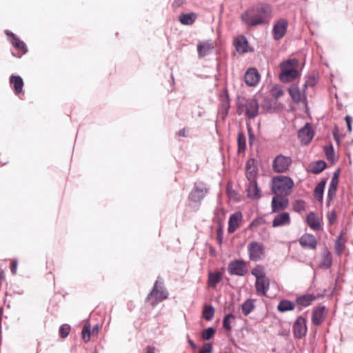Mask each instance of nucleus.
I'll return each instance as SVG.
<instances>
[{"label":"nucleus","mask_w":353,"mask_h":353,"mask_svg":"<svg viewBox=\"0 0 353 353\" xmlns=\"http://www.w3.org/2000/svg\"><path fill=\"white\" fill-rule=\"evenodd\" d=\"M208 192V188L205 183H195L188 195V200L196 203H200Z\"/></svg>","instance_id":"423d86ee"},{"label":"nucleus","mask_w":353,"mask_h":353,"mask_svg":"<svg viewBox=\"0 0 353 353\" xmlns=\"http://www.w3.org/2000/svg\"><path fill=\"white\" fill-rule=\"evenodd\" d=\"M260 77L258 70L255 68H250L244 74V81L248 85L255 86L259 83Z\"/></svg>","instance_id":"dca6fc26"},{"label":"nucleus","mask_w":353,"mask_h":353,"mask_svg":"<svg viewBox=\"0 0 353 353\" xmlns=\"http://www.w3.org/2000/svg\"><path fill=\"white\" fill-rule=\"evenodd\" d=\"M332 265V254L327 250V248H325L324 250V252L322 255V261L320 263L319 267L327 270L331 268Z\"/></svg>","instance_id":"c85d7f7f"},{"label":"nucleus","mask_w":353,"mask_h":353,"mask_svg":"<svg viewBox=\"0 0 353 353\" xmlns=\"http://www.w3.org/2000/svg\"><path fill=\"white\" fill-rule=\"evenodd\" d=\"M327 218L328 220V223L330 225H333L337 219L336 212L335 210H333L330 212H328L327 214Z\"/></svg>","instance_id":"8fccbe9b"},{"label":"nucleus","mask_w":353,"mask_h":353,"mask_svg":"<svg viewBox=\"0 0 353 353\" xmlns=\"http://www.w3.org/2000/svg\"><path fill=\"white\" fill-rule=\"evenodd\" d=\"M317 82L318 78L315 75H308L305 77L303 88L305 90L307 87H314L316 85Z\"/></svg>","instance_id":"79ce46f5"},{"label":"nucleus","mask_w":353,"mask_h":353,"mask_svg":"<svg viewBox=\"0 0 353 353\" xmlns=\"http://www.w3.org/2000/svg\"><path fill=\"white\" fill-rule=\"evenodd\" d=\"M337 190V185L329 184V188L327 194V203L330 205L333 201Z\"/></svg>","instance_id":"37998d69"},{"label":"nucleus","mask_w":353,"mask_h":353,"mask_svg":"<svg viewBox=\"0 0 353 353\" xmlns=\"http://www.w3.org/2000/svg\"><path fill=\"white\" fill-rule=\"evenodd\" d=\"M254 159H250L246 163L245 177L247 181L257 180L258 168L254 164Z\"/></svg>","instance_id":"412c9836"},{"label":"nucleus","mask_w":353,"mask_h":353,"mask_svg":"<svg viewBox=\"0 0 353 353\" xmlns=\"http://www.w3.org/2000/svg\"><path fill=\"white\" fill-rule=\"evenodd\" d=\"M339 174H340V169L338 168L337 170H336L333 174V176H332V178H336V179H339Z\"/></svg>","instance_id":"338daca9"},{"label":"nucleus","mask_w":353,"mask_h":353,"mask_svg":"<svg viewBox=\"0 0 353 353\" xmlns=\"http://www.w3.org/2000/svg\"><path fill=\"white\" fill-rule=\"evenodd\" d=\"M327 164L324 161L319 160L312 164L311 167V171L313 174H317L324 170Z\"/></svg>","instance_id":"e433bc0d"},{"label":"nucleus","mask_w":353,"mask_h":353,"mask_svg":"<svg viewBox=\"0 0 353 353\" xmlns=\"http://www.w3.org/2000/svg\"><path fill=\"white\" fill-rule=\"evenodd\" d=\"M316 299V296L313 294H305L296 296V303L300 306L299 310L303 307H306L312 305V303Z\"/></svg>","instance_id":"4be33fe9"},{"label":"nucleus","mask_w":353,"mask_h":353,"mask_svg":"<svg viewBox=\"0 0 353 353\" xmlns=\"http://www.w3.org/2000/svg\"><path fill=\"white\" fill-rule=\"evenodd\" d=\"M271 92H272V96L276 99L279 98L280 97H281L283 94V90L280 87H278V86L273 87Z\"/></svg>","instance_id":"3c124183"},{"label":"nucleus","mask_w":353,"mask_h":353,"mask_svg":"<svg viewBox=\"0 0 353 353\" xmlns=\"http://www.w3.org/2000/svg\"><path fill=\"white\" fill-rule=\"evenodd\" d=\"M294 308L295 304L292 301L287 299H282L277 306V310L280 312L292 311Z\"/></svg>","instance_id":"2f4dec72"},{"label":"nucleus","mask_w":353,"mask_h":353,"mask_svg":"<svg viewBox=\"0 0 353 353\" xmlns=\"http://www.w3.org/2000/svg\"><path fill=\"white\" fill-rule=\"evenodd\" d=\"M245 109V114L249 119H254L259 114V103L256 99L250 98L246 99L244 105H238L237 113L240 115Z\"/></svg>","instance_id":"39448f33"},{"label":"nucleus","mask_w":353,"mask_h":353,"mask_svg":"<svg viewBox=\"0 0 353 353\" xmlns=\"http://www.w3.org/2000/svg\"><path fill=\"white\" fill-rule=\"evenodd\" d=\"M298 61L296 59H288L282 61L279 64L281 72L285 71V70L294 69V66L297 64Z\"/></svg>","instance_id":"ea45409f"},{"label":"nucleus","mask_w":353,"mask_h":353,"mask_svg":"<svg viewBox=\"0 0 353 353\" xmlns=\"http://www.w3.org/2000/svg\"><path fill=\"white\" fill-rule=\"evenodd\" d=\"M327 179H323L315 187L314 190V197L318 201H322L323 199V192Z\"/></svg>","instance_id":"cd10ccee"},{"label":"nucleus","mask_w":353,"mask_h":353,"mask_svg":"<svg viewBox=\"0 0 353 353\" xmlns=\"http://www.w3.org/2000/svg\"><path fill=\"white\" fill-rule=\"evenodd\" d=\"M214 48V44L211 40L200 41L197 44V52L199 58L209 55Z\"/></svg>","instance_id":"aec40b11"},{"label":"nucleus","mask_w":353,"mask_h":353,"mask_svg":"<svg viewBox=\"0 0 353 353\" xmlns=\"http://www.w3.org/2000/svg\"><path fill=\"white\" fill-rule=\"evenodd\" d=\"M249 259L257 262L265 257V248L263 243L251 241L247 246Z\"/></svg>","instance_id":"20e7f679"},{"label":"nucleus","mask_w":353,"mask_h":353,"mask_svg":"<svg viewBox=\"0 0 353 353\" xmlns=\"http://www.w3.org/2000/svg\"><path fill=\"white\" fill-rule=\"evenodd\" d=\"M188 344L191 346V347L192 349H196V343L194 342V341H192L190 337L189 336H188Z\"/></svg>","instance_id":"680f3d73"},{"label":"nucleus","mask_w":353,"mask_h":353,"mask_svg":"<svg viewBox=\"0 0 353 353\" xmlns=\"http://www.w3.org/2000/svg\"><path fill=\"white\" fill-rule=\"evenodd\" d=\"M156 348L154 346L148 345L145 348V353H155Z\"/></svg>","instance_id":"052dcab7"},{"label":"nucleus","mask_w":353,"mask_h":353,"mask_svg":"<svg viewBox=\"0 0 353 353\" xmlns=\"http://www.w3.org/2000/svg\"><path fill=\"white\" fill-rule=\"evenodd\" d=\"M306 319L302 316H299L292 326V332L294 338L301 339L307 334V327L306 325Z\"/></svg>","instance_id":"1a4fd4ad"},{"label":"nucleus","mask_w":353,"mask_h":353,"mask_svg":"<svg viewBox=\"0 0 353 353\" xmlns=\"http://www.w3.org/2000/svg\"><path fill=\"white\" fill-rule=\"evenodd\" d=\"M254 308L253 300L248 299L241 305L242 313L244 316L250 314Z\"/></svg>","instance_id":"58836bf2"},{"label":"nucleus","mask_w":353,"mask_h":353,"mask_svg":"<svg viewBox=\"0 0 353 353\" xmlns=\"http://www.w3.org/2000/svg\"><path fill=\"white\" fill-rule=\"evenodd\" d=\"M214 312V307L212 305H205L202 311V316L206 321H210L213 319Z\"/></svg>","instance_id":"72a5a7b5"},{"label":"nucleus","mask_w":353,"mask_h":353,"mask_svg":"<svg viewBox=\"0 0 353 353\" xmlns=\"http://www.w3.org/2000/svg\"><path fill=\"white\" fill-rule=\"evenodd\" d=\"M12 45L17 50H19L23 54H25L28 50L26 43L21 41L17 37L10 39Z\"/></svg>","instance_id":"c9c22d12"},{"label":"nucleus","mask_w":353,"mask_h":353,"mask_svg":"<svg viewBox=\"0 0 353 353\" xmlns=\"http://www.w3.org/2000/svg\"><path fill=\"white\" fill-rule=\"evenodd\" d=\"M18 261L17 259H13L10 266V272L12 274L17 273Z\"/></svg>","instance_id":"864d4df0"},{"label":"nucleus","mask_w":353,"mask_h":353,"mask_svg":"<svg viewBox=\"0 0 353 353\" xmlns=\"http://www.w3.org/2000/svg\"><path fill=\"white\" fill-rule=\"evenodd\" d=\"M288 22L285 19H280L273 26L272 34L274 40L278 41L282 39L287 32Z\"/></svg>","instance_id":"f8f14e48"},{"label":"nucleus","mask_w":353,"mask_h":353,"mask_svg":"<svg viewBox=\"0 0 353 353\" xmlns=\"http://www.w3.org/2000/svg\"><path fill=\"white\" fill-rule=\"evenodd\" d=\"M339 174H340V169L338 168L337 170H336L333 174V176H332V178H336V179H339Z\"/></svg>","instance_id":"774afa93"},{"label":"nucleus","mask_w":353,"mask_h":353,"mask_svg":"<svg viewBox=\"0 0 353 353\" xmlns=\"http://www.w3.org/2000/svg\"><path fill=\"white\" fill-rule=\"evenodd\" d=\"M234 45L236 50L239 53H245L248 52V42L246 37L243 35L236 37L234 40Z\"/></svg>","instance_id":"bb28decb"},{"label":"nucleus","mask_w":353,"mask_h":353,"mask_svg":"<svg viewBox=\"0 0 353 353\" xmlns=\"http://www.w3.org/2000/svg\"><path fill=\"white\" fill-rule=\"evenodd\" d=\"M235 316L232 313L226 314L223 319V327L227 331H230L232 329L231 321H234Z\"/></svg>","instance_id":"a19ab883"},{"label":"nucleus","mask_w":353,"mask_h":353,"mask_svg":"<svg viewBox=\"0 0 353 353\" xmlns=\"http://www.w3.org/2000/svg\"><path fill=\"white\" fill-rule=\"evenodd\" d=\"M223 279V274L220 271L209 272L208 274L207 285L209 288L215 289Z\"/></svg>","instance_id":"393cba45"},{"label":"nucleus","mask_w":353,"mask_h":353,"mask_svg":"<svg viewBox=\"0 0 353 353\" xmlns=\"http://www.w3.org/2000/svg\"><path fill=\"white\" fill-rule=\"evenodd\" d=\"M212 351V344L210 343H205L203 344L202 348L199 350V353H211Z\"/></svg>","instance_id":"603ef678"},{"label":"nucleus","mask_w":353,"mask_h":353,"mask_svg":"<svg viewBox=\"0 0 353 353\" xmlns=\"http://www.w3.org/2000/svg\"><path fill=\"white\" fill-rule=\"evenodd\" d=\"M327 313V309L321 304L314 307L312 311L311 321L316 326L321 325L324 321Z\"/></svg>","instance_id":"9b49d317"},{"label":"nucleus","mask_w":353,"mask_h":353,"mask_svg":"<svg viewBox=\"0 0 353 353\" xmlns=\"http://www.w3.org/2000/svg\"><path fill=\"white\" fill-rule=\"evenodd\" d=\"M300 245L306 250H316L317 248V240L316 237L309 233L303 234L299 239Z\"/></svg>","instance_id":"ddd939ff"},{"label":"nucleus","mask_w":353,"mask_h":353,"mask_svg":"<svg viewBox=\"0 0 353 353\" xmlns=\"http://www.w3.org/2000/svg\"><path fill=\"white\" fill-rule=\"evenodd\" d=\"M271 13L272 6L270 4L259 3L242 13L241 19L248 27H254L265 24Z\"/></svg>","instance_id":"f257e3e1"},{"label":"nucleus","mask_w":353,"mask_h":353,"mask_svg":"<svg viewBox=\"0 0 353 353\" xmlns=\"http://www.w3.org/2000/svg\"><path fill=\"white\" fill-rule=\"evenodd\" d=\"M345 122L347 123L348 131L351 132L352 131V117L350 115H347L345 117Z\"/></svg>","instance_id":"6e6d98bb"},{"label":"nucleus","mask_w":353,"mask_h":353,"mask_svg":"<svg viewBox=\"0 0 353 353\" xmlns=\"http://www.w3.org/2000/svg\"><path fill=\"white\" fill-rule=\"evenodd\" d=\"M179 135L183 137H187L186 130L185 128H183L179 131Z\"/></svg>","instance_id":"69168bd1"},{"label":"nucleus","mask_w":353,"mask_h":353,"mask_svg":"<svg viewBox=\"0 0 353 353\" xmlns=\"http://www.w3.org/2000/svg\"><path fill=\"white\" fill-rule=\"evenodd\" d=\"M341 240L342 234H340V236L337 238L334 245L335 252L338 255H341L344 251L345 245L341 242Z\"/></svg>","instance_id":"49530a36"},{"label":"nucleus","mask_w":353,"mask_h":353,"mask_svg":"<svg viewBox=\"0 0 353 353\" xmlns=\"http://www.w3.org/2000/svg\"><path fill=\"white\" fill-rule=\"evenodd\" d=\"M70 332V326L68 324H63L59 327V336L62 339L66 338Z\"/></svg>","instance_id":"de8ad7c7"},{"label":"nucleus","mask_w":353,"mask_h":353,"mask_svg":"<svg viewBox=\"0 0 353 353\" xmlns=\"http://www.w3.org/2000/svg\"><path fill=\"white\" fill-rule=\"evenodd\" d=\"M5 34L10 38V39H12L13 38H14L15 37H17L16 34H14L13 32H12L11 31L8 30H5Z\"/></svg>","instance_id":"e2e57ef3"},{"label":"nucleus","mask_w":353,"mask_h":353,"mask_svg":"<svg viewBox=\"0 0 353 353\" xmlns=\"http://www.w3.org/2000/svg\"><path fill=\"white\" fill-rule=\"evenodd\" d=\"M324 152L327 159L332 164H334L337 161L338 158L335 155L334 147L332 143L324 148Z\"/></svg>","instance_id":"473e14b6"},{"label":"nucleus","mask_w":353,"mask_h":353,"mask_svg":"<svg viewBox=\"0 0 353 353\" xmlns=\"http://www.w3.org/2000/svg\"><path fill=\"white\" fill-rule=\"evenodd\" d=\"M169 293L166 288L163 286V282L157 280L151 292L146 297V301L151 300L152 306L157 305L159 303L168 299Z\"/></svg>","instance_id":"7ed1b4c3"},{"label":"nucleus","mask_w":353,"mask_h":353,"mask_svg":"<svg viewBox=\"0 0 353 353\" xmlns=\"http://www.w3.org/2000/svg\"><path fill=\"white\" fill-rule=\"evenodd\" d=\"M298 136L301 142L305 144L310 143L314 137V132L310 124L306 123L303 128H301Z\"/></svg>","instance_id":"6ab92c4d"},{"label":"nucleus","mask_w":353,"mask_h":353,"mask_svg":"<svg viewBox=\"0 0 353 353\" xmlns=\"http://www.w3.org/2000/svg\"><path fill=\"white\" fill-rule=\"evenodd\" d=\"M306 223L314 231L321 229V220L314 212H310L306 216Z\"/></svg>","instance_id":"b1692460"},{"label":"nucleus","mask_w":353,"mask_h":353,"mask_svg":"<svg viewBox=\"0 0 353 353\" xmlns=\"http://www.w3.org/2000/svg\"><path fill=\"white\" fill-rule=\"evenodd\" d=\"M306 210V203L305 201L301 199L295 200L292 203V210L301 214L302 212H305Z\"/></svg>","instance_id":"4c0bfd02"},{"label":"nucleus","mask_w":353,"mask_h":353,"mask_svg":"<svg viewBox=\"0 0 353 353\" xmlns=\"http://www.w3.org/2000/svg\"><path fill=\"white\" fill-rule=\"evenodd\" d=\"M237 152L238 153L244 152L246 148V138L243 132H239L237 136Z\"/></svg>","instance_id":"f704fd0d"},{"label":"nucleus","mask_w":353,"mask_h":353,"mask_svg":"<svg viewBox=\"0 0 353 353\" xmlns=\"http://www.w3.org/2000/svg\"><path fill=\"white\" fill-rule=\"evenodd\" d=\"M228 270L230 274L239 276H244L248 272L246 263L241 259L231 261L228 264Z\"/></svg>","instance_id":"6e6552de"},{"label":"nucleus","mask_w":353,"mask_h":353,"mask_svg":"<svg viewBox=\"0 0 353 353\" xmlns=\"http://www.w3.org/2000/svg\"><path fill=\"white\" fill-rule=\"evenodd\" d=\"M332 134H333V137H334V141H335L338 144H339L341 139H340V136H339V134L338 130L336 129V128H335L333 130Z\"/></svg>","instance_id":"13d9d810"},{"label":"nucleus","mask_w":353,"mask_h":353,"mask_svg":"<svg viewBox=\"0 0 353 353\" xmlns=\"http://www.w3.org/2000/svg\"><path fill=\"white\" fill-rule=\"evenodd\" d=\"M186 0H174L172 2V6L174 8H179L181 6L183 3H185Z\"/></svg>","instance_id":"4d7b16f0"},{"label":"nucleus","mask_w":353,"mask_h":353,"mask_svg":"<svg viewBox=\"0 0 353 353\" xmlns=\"http://www.w3.org/2000/svg\"><path fill=\"white\" fill-rule=\"evenodd\" d=\"M299 75L296 69L285 70L279 74V79L283 83H289L294 81Z\"/></svg>","instance_id":"a878e982"},{"label":"nucleus","mask_w":353,"mask_h":353,"mask_svg":"<svg viewBox=\"0 0 353 353\" xmlns=\"http://www.w3.org/2000/svg\"><path fill=\"white\" fill-rule=\"evenodd\" d=\"M294 185L293 180L287 176L278 175L272 180L271 190L275 195L288 196Z\"/></svg>","instance_id":"f03ea898"},{"label":"nucleus","mask_w":353,"mask_h":353,"mask_svg":"<svg viewBox=\"0 0 353 353\" xmlns=\"http://www.w3.org/2000/svg\"><path fill=\"white\" fill-rule=\"evenodd\" d=\"M216 241L219 245L223 242V231L221 228H219L216 231Z\"/></svg>","instance_id":"5fc2aeb1"},{"label":"nucleus","mask_w":353,"mask_h":353,"mask_svg":"<svg viewBox=\"0 0 353 353\" xmlns=\"http://www.w3.org/2000/svg\"><path fill=\"white\" fill-rule=\"evenodd\" d=\"M81 334L82 338L85 341L88 342L90 341V336L92 335L90 323H85L83 325Z\"/></svg>","instance_id":"a18cd8bd"},{"label":"nucleus","mask_w":353,"mask_h":353,"mask_svg":"<svg viewBox=\"0 0 353 353\" xmlns=\"http://www.w3.org/2000/svg\"><path fill=\"white\" fill-rule=\"evenodd\" d=\"M288 92L292 100L295 103H303L305 106H307V95L305 94V90H304L303 88V91H301L297 85L293 84L289 88Z\"/></svg>","instance_id":"9d476101"},{"label":"nucleus","mask_w":353,"mask_h":353,"mask_svg":"<svg viewBox=\"0 0 353 353\" xmlns=\"http://www.w3.org/2000/svg\"><path fill=\"white\" fill-rule=\"evenodd\" d=\"M292 164V159L283 154L276 156L272 161V169L276 173H283L288 170Z\"/></svg>","instance_id":"0eeeda50"},{"label":"nucleus","mask_w":353,"mask_h":353,"mask_svg":"<svg viewBox=\"0 0 353 353\" xmlns=\"http://www.w3.org/2000/svg\"><path fill=\"white\" fill-rule=\"evenodd\" d=\"M10 83L13 84L14 93L20 94L23 90V81L20 76L12 75L10 78Z\"/></svg>","instance_id":"c756f323"},{"label":"nucleus","mask_w":353,"mask_h":353,"mask_svg":"<svg viewBox=\"0 0 353 353\" xmlns=\"http://www.w3.org/2000/svg\"><path fill=\"white\" fill-rule=\"evenodd\" d=\"M248 132L249 137V143L250 144H252V142L254 139V134H253L252 128L250 127H248Z\"/></svg>","instance_id":"bf43d9fd"},{"label":"nucleus","mask_w":353,"mask_h":353,"mask_svg":"<svg viewBox=\"0 0 353 353\" xmlns=\"http://www.w3.org/2000/svg\"><path fill=\"white\" fill-rule=\"evenodd\" d=\"M215 334V330L212 327H210L204 330L201 333V336L204 340L210 339Z\"/></svg>","instance_id":"09e8293b"},{"label":"nucleus","mask_w":353,"mask_h":353,"mask_svg":"<svg viewBox=\"0 0 353 353\" xmlns=\"http://www.w3.org/2000/svg\"><path fill=\"white\" fill-rule=\"evenodd\" d=\"M269 288L270 279L267 276L256 279L255 289L257 294L265 296Z\"/></svg>","instance_id":"5701e85b"},{"label":"nucleus","mask_w":353,"mask_h":353,"mask_svg":"<svg viewBox=\"0 0 353 353\" xmlns=\"http://www.w3.org/2000/svg\"><path fill=\"white\" fill-rule=\"evenodd\" d=\"M246 192L247 196L252 200H257L261 197L257 180L248 181L246 183Z\"/></svg>","instance_id":"2eb2a0df"},{"label":"nucleus","mask_w":353,"mask_h":353,"mask_svg":"<svg viewBox=\"0 0 353 353\" xmlns=\"http://www.w3.org/2000/svg\"><path fill=\"white\" fill-rule=\"evenodd\" d=\"M99 332V325L98 324H96L92 329L91 330V333L92 335L94 334H97Z\"/></svg>","instance_id":"0e129e2a"},{"label":"nucleus","mask_w":353,"mask_h":353,"mask_svg":"<svg viewBox=\"0 0 353 353\" xmlns=\"http://www.w3.org/2000/svg\"><path fill=\"white\" fill-rule=\"evenodd\" d=\"M290 223V216L287 212H283L276 215L272 222V227L274 228L289 225Z\"/></svg>","instance_id":"a211bd4d"},{"label":"nucleus","mask_w":353,"mask_h":353,"mask_svg":"<svg viewBox=\"0 0 353 353\" xmlns=\"http://www.w3.org/2000/svg\"><path fill=\"white\" fill-rule=\"evenodd\" d=\"M196 19V14L194 12L182 13L179 17V20L181 24L190 26L194 23Z\"/></svg>","instance_id":"7c9ffc66"},{"label":"nucleus","mask_w":353,"mask_h":353,"mask_svg":"<svg viewBox=\"0 0 353 353\" xmlns=\"http://www.w3.org/2000/svg\"><path fill=\"white\" fill-rule=\"evenodd\" d=\"M242 219L243 215L240 211H236L230 215L228 221V233L232 234L239 228L242 222Z\"/></svg>","instance_id":"f3484780"},{"label":"nucleus","mask_w":353,"mask_h":353,"mask_svg":"<svg viewBox=\"0 0 353 353\" xmlns=\"http://www.w3.org/2000/svg\"><path fill=\"white\" fill-rule=\"evenodd\" d=\"M251 274L256 277V279L266 276L264 272V268L261 265H257L251 271Z\"/></svg>","instance_id":"c03bdc74"},{"label":"nucleus","mask_w":353,"mask_h":353,"mask_svg":"<svg viewBox=\"0 0 353 353\" xmlns=\"http://www.w3.org/2000/svg\"><path fill=\"white\" fill-rule=\"evenodd\" d=\"M285 196L283 195H275L271 203V208L272 212H279L280 211L285 210L289 204V201Z\"/></svg>","instance_id":"4468645a"}]
</instances>
